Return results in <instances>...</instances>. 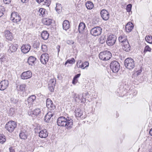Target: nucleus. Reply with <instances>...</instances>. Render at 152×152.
I'll use <instances>...</instances> for the list:
<instances>
[{"instance_id":"1","label":"nucleus","mask_w":152,"mask_h":152,"mask_svg":"<svg viewBox=\"0 0 152 152\" xmlns=\"http://www.w3.org/2000/svg\"><path fill=\"white\" fill-rule=\"evenodd\" d=\"M124 65L127 69L131 70L135 67V63L132 58H128L125 60Z\"/></svg>"},{"instance_id":"2","label":"nucleus","mask_w":152,"mask_h":152,"mask_svg":"<svg viewBox=\"0 0 152 152\" xmlns=\"http://www.w3.org/2000/svg\"><path fill=\"white\" fill-rule=\"evenodd\" d=\"M99 58L104 61L110 59L112 56L111 53L109 51L105 50L101 52L99 55Z\"/></svg>"},{"instance_id":"3","label":"nucleus","mask_w":152,"mask_h":152,"mask_svg":"<svg viewBox=\"0 0 152 152\" xmlns=\"http://www.w3.org/2000/svg\"><path fill=\"white\" fill-rule=\"evenodd\" d=\"M16 124L15 121H10L6 124L5 128L9 132H12L16 127Z\"/></svg>"},{"instance_id":"4","label":"nucleus","mask_w":152,"mask_h":152,"mask_svg":"<svg viewBox=\"0 0 152 152\" xmlns=\"http://www.w3.org/2000/svg\"><path fill=\"white\" fill-rule=\"evenodd\" d=\"M110 66L113 72L117 73L120 69V65L117 61H113L110 64Z\"/></svg>"},{"instance_id":"5","label":"nucleus","mask_w":152,"mask_h":152,"mask_svg":"<svg viewBox=\"0 0 152 152\" xmlns=\"http://www.w3.org/2000/svg\"><path fill=\"white\" fill-rule=\"evenodd\" d=\"M116 37L115 35H110L106 41L107 44L109 46L113 45L116 41Z\"/></svg>"},{"instance_id":"6","label":"nucleus","mask_w":152,"mask_h":152,"mask_svg":"<svg viewBox=\"0 0 152 152\" xmlns=\"http://www.w3.org/2000/svg\"><path fill=\"white\" fill-rule=\"evenodd\" d=\"M10 20L13 22L17 23L20 21L21 18L17 12H14L11 14Z\"/></svg>"},{"instance_id":"7","label":"nucleus","mask_w":152,"mask_h":152,"mask_svg":"<svg viewBox=\"0 0 152 152\" xmlns=\"http://www.w3.org/2000/svg\"><path fill=\"white\" fill-rule=\"evenodd\" d=\"M102 28L99 27H96L92 28L90 33L92 35L95 36H98L100 35L102 33Z\"/></svg>"},{"instance_id":"8","label":"nucleus","mask_w":152,"mask_h":152,"mask_svg":"<svg viewBox=\"0 0 152 152\" xmlns=\"http://www.w3.org/2000/svg\"><path fill=\"white\" fill-rule=\"evenodd\" d=\"M36 96L34 95H32L28 97L27 100L25 101V104L28 106L33 104V102L36 100Z\"/></svg>"},{"instance_id":"9","label":"nucleus","mask_w":152,"mask_h":152,"mask_svg":"<svg viewBox=\"0 0 152 152\" xmlns=\"http://www.w3.org/2000/svg\"><path fill=\"white\" fill-rule=\"evenodd\" d=\"M49 57V55L46 53L42 54L40 56V60L42 63L45 64L48 61Z\"/></svg>"},{"instance_id":"10","label":"nucleus","mask_w":152,"mask_h":152,"mask_svg":"<svg viewBox=\"0 0 152 152\" xmlns=\"http://www.w3.org/2000/svg\"><path fill=\"white\" fill-rule=\"evenodd\" d=\"M32 76V74L30 71H28L22 73L21 75V78L26 80L30 78Z\"/></svg>"},{"instance_id":"11","label":"nucleus","mask_w":152,"mask_h":152,"mask_svg":"<svg viewBox=\"0 0 152 152\" xmlns=\"http://www.w3.org/2000/svg\"><path fill=\"white\" fill-rule=\"evenodd\" d=\"M101 17L102 19L105 20H107L109 18V14L108 11L105 10H102L100 12Z\"/></svg>"},{"instance_id":"12","label":"nucleus","mask_w":152,"mask_h":152,"mask_svg":"<svg viewBox=\"0 0 152 152\" xmlns=\"http://www.w3.org/2000/svg\"><path fill=\"white\" fill-rule=\"evenodd\" d=\"M66 121H67V118H66L63 117H60L57 119V124L58 126H64Z\"/></svg>"},{"instance_id":"13","label":"nucleus","mask_w":152,"mask_h":152,"mask_svg":"<svg viewBox=\"0 0 152 152\" xmlns=\"http://www.w3.org/2000/svg\"><path fill=\"white\" fill-rule=\"evenodd\" d=\"M46 104L47 107L50 110H53L56 108V106L53 104V102L49 98H48L46 100Z\"/></svg>"},{"instance_id":"14","label":"nucleus","mask_w":152,"mask_h":152,"mask_svg":"<svg viewBox=\"0 0 152 152\" xmlns=\"http://www.w3.org/2000/svg\"><path fill=\"white\" fill-rule=\"evenodd\" d=\"M9 82L7 80H4L2 81L0 83V90L3 91L8 87Z\"/></svg>"},{"instance_id":"15","label":"nucleus","mask_w":152,"mask_h":152,"mask_svg":"<svg viewBox=\"0 0 152 152\" xmlns=\"http://www.w3.org/2000/svg\"><path fill=\"white\" fill-rule=\"evenodd\" d=\"M30 49L31 46L30 45L28 44L23 45L21 48L22 52L24 53H28Z\"/></svg>"},{"instance_id":"16","label":"nucleus","mask_w":152,"mask_h":152,"mask_svg":"<svg viewBox=\"0 0 152 152\" xmlns=\"http://www.w3.org/2000/svg\"><path fill=\"white\" fill-rule=\"evenodd\" d=\"M73 123L72 119H69L68 117L67 118V121L65 122L64 126L68 129H71Z\"/></svg>"},{"instance_id":"17","label":"nucleus","mask_w":152,"mask_h":152,"mask_svg":"<svg viewBox=\"0 0 152 152\" xmlns=\"http://www.w3.org/2000/svg\"><path fill=\"white\" fill-rule=\"evenodd\" d=\"M48 133L47 130L44 129L39 132V136L41 138H45L48 135Z\"/></svg>"},{"instance_id":"18","label":"nucleus","mask_w":152,"mask_h":152,"mask_svg":"<svg viewBox=\"0 0 152 152\" xmlns=\"http://www.w3.org/2000/svg\"><path fill=\"white\" fill-rule=\"evenodd\" d=\"M134 25L131 22H129L126 24L125 27V30L127 32L129 33L131 32L133 29Z\"/></svg>"},{"instance_id":"19","label":"nucleus","mask_w":152,"mask_h":152,"mask_svg":"<svg viewBox=\"0 0 152 152\" xmlns=\"http://www.w3.org/2000/svg\"><path fill=\"white\" fill-rule=\"evenodd\" d=\"M122 48L123 50L126 51H129L131 49V47L128 41H126L122 44Z\"/></svg>"},{"instance_id":"20","label":"nucleus","mask_w":152,"mask_h":152,"mask_svg":"<svg viewBox=\"0 0 152 152\" xmlns=\"http://www.w3.org/2000/svg\"><path fill=\"white\" fill-rule=\"evenodd\" d=\"M9 46V50L11 52H15L17 50L18 48V45L17 44H10Z\"/></svg>"},{"instance_id":"21","label":"nucleus","mask_w":152,"mask_h":152,"mask_svg":"<svg viewBox=\"0 0 152 152\" xmlns=\"http://www.w3.org/2000/svg\"><path fill=\"white\" fill-rule=\"evenodd\" d=\"M26 85L24 84H22L20 85H16V89L18 91H24L26 90Z\"/></svg>"},{"instance_id":"22","label":"nucleus","mask_w":152,"mask_h":152,"mask_svg":"<svg viewBox=\"0 0 152 152\" xmlns=\"http://www.w3.org/2000/svg\"><path fill=\"white\" fill-rule=\"evenodd\" d=\"M5 36L6 38L10 41H12L13 39V36L11 33L9 31H5Z\"/></svg>"},{"instance_id":"23","label":"nucleus","mask_w":152,"mask_h":152,"mask_svg":"<svg viewBox=\"0 0 152 152\" xmlns=\"http://www.w3.org/2000/svg\"><path fill=\"white\" fill-rule=\"evenodd\" d=\"M70 24L69 21L67 20H64L62 26L63 29L67 30L69 28Z\"/></svg>"},{"instance_id":"24","label":"nucleus","mask_w":152,"mask_h":152,"mask_svg":"<svg viewBox=\"0 0 152 152\" xmlns=\"http://www.w3.org/2000/svg\"><path fill=\"white\" fill-rule=\"evenodd\" d=\"M86 25L83 23H80L78 26V31L80 33H82V31L86 30Z\"/></svg>"},{"instance_id":"25","label":"nucleus","mask_w":152,"mask_h":152,"mask_svg":"<svg viewBox=\"0 0 152 152\" xmlns=\"http://www.w3.org/2000/svg\"><path fill=\"white\" fill-rule=\"evenodd\" d=\"M19 137L20 139L25 140L27 138V136L26 131H21L19 134Z\"/></svg>"},{"instance_id":"26","label":"nucleus","mask_w":152,"mask_h":152,"mask_svg":"<svg viewBox=\"0 0 152 152\" xmlns=\"http://www.w3.org/2000/svg\"><path fill=\"white\" fill-rule=\"evenodd\" d=\"M41 36L44 40H47L49 37V34L47 31H44L41 34Z\"/></svg>"},{"instance_id":"27","label":"nucleus","mask_w":152,"mask_h":152,"mask_svg":"<svg viewBox=\"0 0 152 152\" xmlns=\"http://www.w3.org/2000/svg\"><path fill=\"white\" fill-rule=\"evenodd\" d=\"M118 40L120 42L123 44L126 41H128L127 38V37L124 35H121L118 38Z\"/></svg>"},{"instance_id":"28","label":"nucleus","mask_w":152,"mask_h":152,"mask_svg":"<svg viewBox=\"0 0 152 152\" xmlns=\"http://www.w3.org/2000/svg\"><path fill=\"white\" fill-rule=\"evenodd\" d=\"M39 15L43 17L45 16L47 14V11L46 10L43 8H40L39 10Z\"/></svg>"},{"instance_id":"29","label":"nucleus","mask_w":152,"mask_h":152,"mask_svg":"<svg viewBox=\"0 0 152 152\" xmlns=\"http://www.w3.org/2000/svg\"><path fill=\"white\" fill-rule=\"evenodd\" d=\"M36 59V58L32 56H30L28 59V63L29 65L32 66L33 64L35 62Z\"/></svg>"},{"instance_id":"30","label":"nucleus","mask_w":152,"mask_h":152,"mask_svg":"<svg viewBox=\"0 0 152 152\" xmlns=\"http://www.w3.org/2000/svg\"><path fill=\"white\" fill-rule=\"evenodd\" d=\"M52 20L50 19L45 18L43 19L42 22L46 25H50L52 23Z\"/></svg>"},{"instance_id":"31","label":"nucleus","mask_w":152,"mask_h":152,"mask_svg":"<svg viewBox=\"0 0 152 152\" xmlns=\"http://www.w3.org/2000/svg\"><path fill=\"white\" fill-rule=\"evenodd\" d=\"M86 6L87 8L89 10L92 9L94 7L93 3L90 1H87L86 4Z\"/></svg>"},{"instance_id":"32","label":"nucleus","mask_w":152,"mask_h":152,"mask_svg":"<svg viewBox=\"0 0 152 152\" xmlns=\"http://www.w3.org/2000/svg\"><path fill=\"white\" fill-rule=\"evenodd\" d=\"M75 115L77 119L79 120L85 118L86 117V115Z\"/></svg>"},{"instance_id":"33","label":"nucleus","mask_w":152,"mask_h":152,"mask_svg":"<svg viewBox=\"0 0 152 152\" xmlns=\"http://www.w3.org/2000/svg\"><path fill=\"white\" fill-rule=\"evenodd\" d=\"M42 111H41L40 109L37 108L34 110L32 111V114H39L40 113L43 114L44 113H42Z\"/></svg>"},{"instance_id":"34","label":"nucleus","mask_w":152,"mask_h":152,"mask_svg":"<svg viewBox=\"0 0 152 152\" xmlns=\"http://www.w3.org/2000/svg\"><path fill=\"white\" fill-rule=\"evenodd\" d=\"M55 9L58 13H59L60 12L61 10V4H56V6L55 8Z\"/></svg>"},{"instance_id":"35","label":"nucleus","mask_w":152,"mask_h":152,"mask_svg":"<svg viewBox=\"0 0 152 152\" xmlns=\"http://www.w3.org/2000/svg\"><path fill=\"white\" fill-rule=\"evenodd\" d=\"M81 64V69H84L88 67L89 66V64L88 61H85L83 63L82 62Z\"/></svg>"},{"instance_id":"36","label":"nucleus","mask_w":152,"mask_h":152,"mask_svg":"<svg viewBox=\"0 0 152 152\" xmlns=\"http://www.w3.org/2000/svg\"><path fill=\"white\" fill-rule=\"evenodd\" d=\"M145 40L148 42L152 43V37L151 36H147L145 37Z\"/></svg>"},{"instance_id":"37","label":"nucleus","mask_w":152,"mask_h":152,"mask_svg":"<svg viewBox=\"0 0 152 152\" xmlns=\"http://www.w3.org/2000/svg\"><path fill=\"white\" fill-rule=\"evenodd\" d=\"M53 115H46L45 116V121L47 122H48L51 118Z\"/></svg>"},{"instance_id":"38","label":"nucleus","mask_w":152,"mask_h":152,"mask_svg":"<svg viewBox=\"0 0 152 152\" xmlns=\"http://www.w3.org/2000/svg\"><path fill=\"white\" fill-rule=\"evenodd\" d=\"M5 141V136L3 134H0V143H3Z\"/></svg>"},{"instance_id":"39","label":"nucleus","mask_w":152,"mask_h":152,"mask_svg":"<svg viewBox=\"0 0 152 152\" xmlns=\"http://www.w3.org/2000/svg\"><path fill=\"white\" fill-rule=\"evenodd\" d=\"M151 48L149 47L148 45H146L145 48L143 53L145 54V53L147 51L151 52Z\"/></svg>"},{"instance_id":"40","label":"nucleus","mask_w":152,"mask_h":152,"mask_svg":"<svg viewBox=\"0 0 152 152\" xmlns=\"http://www.w3.org/2000/svg\"><path fill=\"white\" fill-rule=\"evenodd\" d=\"M4 11L5 9L4 7L1 6H0V18L3 15Z\"/></svg>"},{"instance_id":"41","label":"nucleus","mask_w":152,"mask_h":152,"mask_svg":"<svg viewBox=\"0 0 152 152\" xmlns=\"http://www.w3.org/2000/svg\"><path fill=\"white\" fill-rule=\"evenodd\" d=\"M56 83V80L54 79H52L50 80L48 84H50V85L52 86H55Z\"/></svg>"},{"instance_id":"42","label":"nucleus","mask_w":152,"mask_h":152,"mask_svg":"<svg viewBox=\"0 0 152 152\" xmlns=\"http://www.w3.org/2000/svg\"><path fill=\"white\" fill-rule=\"evenodd\" d=\"M43 1L44 2V5L47 6H49L50 4V0H44Z\"/></svg>"},{"instance_id":"43","label":"nucleus","mask_w":152,"mask_h":152,"mask_svg":"<svg viewBox=\"0 0 152 152\" xmlns=\"http://www.w3.org/2000/svg\"><path fill=\"white\" fill-rule=\"evenodd\" d=\"M48 89L51 92H53L54 91V88L55 86H52L50 84H48Z\"/></svg>"},{"instance_id":"44","label":"nucleus","mask_w":152,"mask_h":152,"mask_svg":"<svg viewBox=\"0 0 152 152\" xmlns=\"http://www.w3.org/2000/svg\"><path fill=\"white\" fill-rule=\"evenodd\" d=\"M132 7V5L131 4H129L127 5L126 9L127 12H129L131 11Z\"/></svg>"},{"instance_id":"45","label":"nucleus","mask_w":152,"mask_h":152,"mask_svg":"<svg viewBox=\"0 0 152 152\" xmlns=\"http://www.w3.org/2000/svg\"><path fill=\"white\" fill-rule=\"evenodd\" d=\"M67 60L68 63L70 64H73L75 62V60L74 58H72L71 59H68Z\"/></svg>"},{"instance_id":"46","label":"nucleus","mask_w":152,"mask_h":152,"mask_svg":"<svg viewBox=\"0 0 152 152\" xmlns=\"http://www.w3.org/2000/svg\"><path fill=\"white\" fill-rule=\"evenodd\" d=\"M74 98H75V101L76 102H77L79 101V96L78 95L76 94H75L74 95Z\"/></svg>"},{"instance_id":"47","label":"nucleus","mask_w":152,"mask_h":152,"mask_svg":"<svg viewBox=\"0 0 152 152\" xmlns=\"http://www.w3.org/2000/svg\"><path fill=\"white\" fill-rule=\"evenodd\" d=\"M15 109L13 108H11L10 109L9 111V114H14L15 113Z\"/></svg>"},{"instance_id":"48","label":"nucleus","mask_w":152,"mask_h":152,"mask_svg":"<svg viewBox=\"0 0 152 152\" xmlns=\"http://www.w3.org/2000/svg\"><path fill=\"white\" fill-rule=\"evenodd\" d=\"M82 62L81 60H78L76 64L77 66L79 68H81V64Z\"/></svg>"},{"instance_id":"49","label":"nucleus","mask_w":152,"mask_h":152,"mask_svg":"<svg viewBox=\"0 0 152 152\" xmlns=\"http://www.w3.org/2000/svg\"><path fill=\"white\" fill-rule=\"evenodd\" d=\"M39 45L40 43L39 42H36L34 43L33 46L34 48L37 49L39 48Z\"/></svg>"},{"instance_id":"50","label":"nucleus","mask_w":152,"mask_h":152,"mask_svg":"<svg viewBox=\"0 0 152 152\" xmlns=\"http://www.w3.org/2000/svg\"><path fill=\"white\" fill-rule=\"evenodd\" d=\"M41 49L43 52H45L47 50V46L46 45H42L41 46Z\"/></svg>"},{"instance_id":"51","label":"nucleus","mask_w":152,"mask_h":152,"mask_svg":"<svg viewBox=\"0 0 152 152\" xmlns=\"http://www.w3.org/2000/svg\"><path fill=\"white\" fill-rule=\"evenodd\" d=\"M11 100L12 103L15 104L16 103L18 102L17 100L14 98H11Z\"/></svg>"},{"instance_id":"52","label":"nucleus","mask_w":152,"mask_h":152,"mask_svg":"<svg viewBox=\"0 0 152 152\" xmlns=\"http://www.w3.org/2000/svg\"><path fill=\"white\" fill-rule=\"evenodd\" d=\"M74 43V42L72 40H67L66 41V43L68 45L73 44Z\"/></svg>"},{"instance_id":"53","label":"nucleus","mask_w":152,"mask_h":152,"mask_svg":"<svg viewBox=\"0 0 152 152\" xmlns=\"http://www.w3.org/2000/svg\"><path fill=\"white\" fill-rule=\"evenodd\" d=\"M75 112L76 114L78 113V114H81L82 113L81 110L80 109H76Z\"/></svg>"},{"instance_id":"54","label":"nucleus","mask_w":152,"mask_h":152,"mask_svg":"<svg viewBox=\"0 0 152 152\" xmlns=\"http://www.w3.org/2000/svg\"><path fill=\"white\" fill-rule=\"evenodd\" d=\"M3 1L5 4H9L11 1V0H3Z\"/></svg>"},{"instance_id":"55","label":"nucleus","mask_w":152,"mask_h":152,"mask_svg":"<svg viewBox=\"0 0 152 152\" xmlns=\"http://www.w3.org/2000/svg\"><path fill=\"white\" fill-rule=\"evenodd\" d=\"M80 74H78L75 75L74 78V79H76L77 80V79L79 78L80 76Z\"/></svg>"},{"instance_id":"56","label":"nucleus","mask_w":152,"mask_h":152,"mask_svg":"<svg viewBox=\"0 0 152 152\" xmlns=\"http://www.w3.org/2000/svg\"><path fill=\"white\" fill-rule=\"evenodd\" d=\"M142 72V70H139L137 71L136 72V75L137 76H138L139 75H140V73Z\"/></svg>"},{"instance_id":"57","label":"nucleus","mask_w":152,"mask_h":152,"mask_svg":"<svg viewBox=\"0 0 152 152\" xmlns=\"http://www.w3.org/2000/svg\"><path fill=\"white\" fill-rule=\"evenodd\" d=\"M77 80L76 79H74V78H73V80L72 81V83L74 84H75L77 83Z\"/></svg>"},{"instance_id":"58","label":"nucleus","mask_w":152,"mask_h":152,"mask_svg":"<svg viewBox=\"0 0 152 152\" xmlns=\"http://www.w3.org/2000/svg\"><path fill=\"white\" fill-rule=\"evenodd\" d=\"M9 149L10 152H15V151L12 147H10Z\"/></svg>"},{"instance_id":"59","label":"nucleus","mask_w":152,"mask_h":152,"mask_svg":"<svg viewBox=\"0 0 152 152\" xmlns=\"http://www.w3.org/2000/svg\"><path fill=\"white\" fill-rule=\"evenodd\" d=\"M2 55V56H1L0 58V61H1V62H3L4 61L3 59L4 58V57L3 55Z\"/></svg>"},{"instance_id":"60","label":"nucleus","mask_w":152,"mask_h":152,"mask_svg":"<svg viewBox=\"0 0 152 152\" xmlns=\"http://www.w3.org/2000/svg\"><path fill=\"white\" fill-rule=\"evenodd\" d=\"M60 46L59 45H58L57 47V51L58 53L60 51Z\"/></svg>"},{"instance_id":"61","label":"nucleus","mask_w":152,"mask_h":152,"mask_svg":"<svg viewBox=\"0 0 152 152\" xmlns=\"http://www.w3.org/2000/svg\"><path fill=\"white\" fill-rule=\"evenodd\" d=\"M37 2L38 3H40L43 2L44 0H36Z\"/></svg>"},{"instance_id":"62","label":"nucleus","mask_w":152,"mask_h":152,"mask_svg":"<svg viewBox=\"0 0 152 152\" xmlns=\"http://www.w3.org/2000/svg\"><path fill=\"white\" fill-rule=\"evenodd\" d=\"M21 2L23 3H26L27 1H28V0H21Z\"/></svg>"},{"instance_id":"63","label":"nucleus","mask_w":152,"mask_h":152,"mask_svg":"<svg viewBox=\"0 0 152 152\" xmlns=\"http://www.w3.org/2000/svg\"><path fill=\"white\" fill-rule=\"evenodd\" d=\"M149 134L151 136H152V128L150 130Z\"/></svg>"},{"instance_id":"64","label":"nucleus","mask_w":152,"mask_h":152,"mask_svg":"<svg viewBox=\"0 0 152 152\" xmlns=\"http://www.w3.org/2000/svg\"><path fill=\"white\" fill-rule=\"evenodd\" d=\"M67 63H68V62H67V61H66V62L64 64L65 65H66Z\"/></svg>"}]
</instances>
